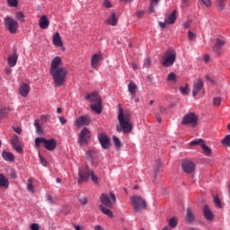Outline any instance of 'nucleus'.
Instances as JSON below:
<instances>
[{"label":"nucleus","mask_w":230,"mask_h":230,"mask_svg":"<svg viewBox=\"0 0 230 230\" xmlns=\"http://www.w3.org/2000/svg\"><path fill=\"white\" fill-rule=\"evenodd\" d=\"M62 65V58L56 57L52 59L50 65V75L57 87H62L66 84L67 76V69L66 67H58Z\"/></svg>","instance_id":"1"},{"label":"nucleus","mask_w":230,"mask_h":230,"mask_svg":"<svg viewBox=\"0 0 230 230\" xmlns=\"http://www.w3.org/2000/svg\"><path fill=\"white\" fill-rule=\"evenodd\" d=\"M118 119L119 123L116 125L117 132L130 134L133 128L132 122H130V115L124 113L123 108H119Z\"/></svg>","instance_id":"2"},{"label":"nucleus","mask_w":230,"mask_h":230,"mask_svg":"<svg viewBox=\"0 0 230 230\" xmlns=\"http://www.w3.org/2000/svg\"><path fill=\"white\" fill-rule=\"evenodd\" d=\"M86 100L91 102V109L96 114H102V97L98 95V93H90L86 96Z\"/></svg>","instance_id":"3"},{"label":"nucleus","mask_w":230,"mask_h":230,"mask_svg":"<svg viewBox=\"0 0 230 230\" xmlns=\"http://www.w3.org/2000/svg\"><path fill=\"white\" fill-rule=\"evenodd\" d=\"M40 145H43L46 150L53 152L57 148V140L55 138L46 139L45 137H36L35 138V146L36 148H40Z\"/></svg>","instance_id":"4"},{"label":"nucleus","mask_w":230,"mask_h":230,"mask_svg":"<svg viewBox=\"0 0 230 230\" xmlns=\"http://www.w3.org/2000/svg\"><path fill=\"white\" fill-rule=\"evenodd\" d=\"M177 60V52L173 49H168L165 51L162 58V66L164 67H172Z\"/></svg>","instance_id":"5"},{"label":"nucleus","mask_w":230,"mask_h":230,"mask_svg":"<svg viewBox=\"0 0 230 230\" xmlns=\"http://www.w3.org/2000/svg\"><path fill=\"white\" fill-rule=\"evenodd\" d=\"M130 200L131 206H133V209L136 213H141V211L146 209V201L141 196H132Z\"/></svg>","instance_id":"6"},{"label":"nucleus","mask_w":230,"mask_h":230,"mask_svg":"<svg viewBox=\"0 0 230 230\" xmlns=\"http://www.w3.org/2000/svg\"><path fill=\"white\" fill-rule=\"evenodd\" d=\"M181 124L190 125L191 127H197V125H199V118L193 112L187 113L183 116Z\"/></svg>","instance_id":"7"},{"label":"nucleus","mask_w":230,"mask_h":230,"mask_svg":"<svg viewBox=\"0 0 230 230\" xmlns=\"http://www.w3.org/2000/svg\"><path fill=\"white\" fill-rule=\"evenodd\" d=\"M4 24L5 28L9 30L10 33L17 32V28H19V23L17 22V21H14L10 16H6L4 19Z\"/></svg>","instance_id":"8"},{"label":"nucleus","mask_w":230,"mask_h":230,"mask_svg":"<svg viewBox=\"0 0 230 230\" xmlns=\"http://www.w3.org/2000/svg\"><path fill=\"white\" fill-rule=\"evenodd\" d=\"M89 139H91V130H89L87 128H84L79 134L78 143L81 145V146H83V145H85L89 142Z\"/></svg>","instance_id":"9"},{"label":"nucleus","mask_w":230,"mask_h":230,"mask_svg":"<svg viewBox=\"0 0 230 230\" xmlns=\"http://www.w3.org/2000/svg\"><path fill=\"white\" fill-rule=\"evenodd\" d=\"M226 46V40L221 39H216L212 50L217 57H222V48Z\"/></svg>","instance_id":"10"},{"label":"nucleus","mask_w":230,"mask_h":230,"mask_svg":"<svg viewBox=\"0 0 230 230\" xmlns=\"http://www.w3.org/2000/svg\"><path fill=\"white\" fill-rule=\"evenodd\" d=\"M110 197L112 201L106 194H102L100 197L102 204H103V206H106L107 208H112V202H116V196L114 195V193L111 192Z\"/></svg>","instance_id":"11"},{"label":"nucleus","mask_w":230,"mask_h":230,"mask_svg":"<svg viewBox=\"0 0 230 230\" xmlns=\"http://www.w3.org/2000/svg\"><path fill=\"white\" fill-rule=\"evenodd\" d=\"M200 91H204V82H202V79L198 78L193 82V88H192L193 98H196L197 94H199Z\"/></svg>","instance_id":"12"},{"label":"nucleus","mask_w":230,"mask_h":230,"mask_svg":"<svg viewBox=\"0 0 230 230\" xmlns=\"http://www.w3.org/2000/svg\"><path fill=\"white\" fill-rule=\"evenodd\" d=\"M181 170L185 173H193L195 172V164L189 160H184L181 163Z\"/></svg>","instance_id":"13"},{"label":"nucleus","mask_w":230,"mask_h":230,"mask_svg":"<svg viewBox=\"0 0 230 230\" xmlns=\"http://www.w3.org/2000/svg\"><path fill=\"white\" fill-rule=\"evenodd\" d=\"M79 180L78 182H85L89 180V177H91V171H89V166H86L85 169H79L78 172Z\"/></svg>","instance_id":"14"},{"label":"nucleus","mask_w":230,"mask_h":230,"mask_svg":"<svg viewBox=\"0 0 230 230\" xmlns=\"http://www.w3.org/2000/svg\"><path fill=\"white\" fill-rule=\"evenodd\" d=\"M98 139L103 150L111 148V138L107 135L102 133L98 136Z\"/></svg>","instance_id":"15"},{"label":"nucleus","mask_w":230,"mask_h":230,"mask_svg":"<svg viewBox=\"0 0 230 230\" xmlns=\"http://www.w3.org/2000/svg\"><path fill=\"white\" fill-rule=\"evenodd\" d=\"M89 123H91V119H89L87 116H81L75 121V127H84L89 125Z\"/></svg>","instance_id":"16"},{"label":"nucleus","mask_w":230,"mask_h":230,"mask_svg":"<svg viewBox=\"0 0 230 230\" xmlns=\"http://www.w3.org/2000/svg\"><path fill=\"white\" fill-rule=\"evenodd\" d=\"M13 148L15 149L18 154H22V147L21 146V140H19V136L13 135L12 138Z\"/></svg>","instance_id":"17"},{"label":"nucleus","mask_w":230,"mask_h":230,"mask_svg":"<svg viewBox=\"0 0 230 230\" xmlns=\"http://www.w3.org/2000/svg\"><path fill=\"white\" fill-rule=\"evenodd\" d=\"M203 216L205 217L206 220H208V222H211L215 218V215L213 214V211L208 205H204L203 207Z\"/></svg>","instance_id":"18"},{"label":"nucleus","mask_w":230,"mask_h":230,"mask_svg":"<svg viewBox=\"0 0 230 230\" xmlns=\"http://www.w3.org/2000/svg\"><path fill=\"white\" fill-rule=\"evenodd\" d=\"M52 42L57 48H62L64 46V43H62V38L58 32H55L52 35Z\"/></svg>","instance_id":"19"},{"label":"nucleus","mask_w":230,"mask_h":230,"mask_svg":"<svg viewBox=\"0 0 230 230\" xmlns=\"http://www.w3.org/2000/svg\"><path fill=\"white\" fill-rule=\"evenodd\" d=\"M40 28L41 30H48V28H49V20H48V16L46 15H42L40 18Z\"/></svg>","instance_id":"20"},{"label":"nucleus","mask_w":230,"mask_h":230,"mask_svg":"<svg viewBox=\"0 0 230 230\" xmlns=\"http://www.w3.org/2000/svg\"><path fill=\"white\" fill-rule=\"evenodd\" d=\"M19 93L21 96H22L23 98H26L28 94H30V85L26 84H22L19 88Z\"/></svg>","instance_id":"21"},{"label":"nucleus","mask_w":230,"mask_h":230,"mask_svg":"<svg viewBox=\"0 0 230 230\" xmlns=\"http://www.w3.org/2000/svg\"><path fill=\"white\" fill-rule=\"evenodd\" d=\"M164 21L166 24H175V22L177 21V11L174 10L171 14L167 15Z\"/></svg>","instance_id":"22"},{"label":"nucleus","mask_w":230,"mask_h":230,"mask_svg":"<svg viewBox=\"0 0 230 230\" xmlns=\"http://www.w3.org/2000/svg\"><path fill=\"white\" fill-rule=\"evenodd\" d=\"M101 60H102L101 53L93 55L92 59H91V66H92L93 69H96V66H98V62H100Z\"/></svg>","instance_id":"23"},{"label":"nucleus","mask_w":230,"mask_h":230,"mask_svg":"<svg viewBox=\"0 0 230 230\" xmlns=\"http://www.w3.org/2000/svg\"><path fill=\"white\" fill-rule=\"evenodd\" d=\"M9 186L10 181H8L6 176H4V174L3 173H0V188H4L5 190H8Z\"/></svg>","instance_id":"24"},{"label":"nucleus","mask_w":230,"mask_h":230,"mask_svg":"<svg viewBox=\"0 0 230 230\" xmlns=\"http://www.w3.org/2000/svg\"><path fill=\"white\" fill-rule=\"evenodd\" d=\"M195 221V214L191 211L190 208H187L186 216H185V222L191 224V222Z\"/></svg>","instance_id":"25"},{"label":"nucleus","mask_w":230,"mask_h":230,"mask_svg":"<svg viewBox=\"0 0 230 230\" xmlns=\"http://www.w3.org/2000/svg\"><path fill=\"white\" fill-rule=\"evenodd\" d=\"M12 112V109L10 107H4L0 109V121L1 119H4V118H8V115Z\"/></svg>","instance_id":"26"},{"label":"nucleus","mask_w":230,"mask_h":230,"mask_svg":"<svg viewBox=\"0 0 230 230\" xmlns=\"http://www.w3.org/2000/svg\"><path fill=\"white\" fill-rule=\"evenodd\" d=\"M2 156H3V159H4V161H9L10 163L15 160V156L13 155V154L7 151H4L2 154Z\"/></svg>","instance_id":"27"},{"label":"nucleus","mask_w":230,"mask_h":230,"mask_svg":"<svg viewBox=\"0 0 230 230\" xmlns=\"http://www.w3.org/2000/svg\"><path fill=\"white\" fill-rule=\"evenodd\" d=\"M106 22L110 26H116V24H118V19L116 18V13H111V17H109L107 19Z\"/></svg>","instance_id":"28"},{"label":"nucleus","mask_w":230,"mask_h":230,"mask_svg":"<svg viewBox=\"0 0 230 230\" xmlns=\"http://www.w3.org/2000/svg\"><path fill=\"white\" fill-rule=\"evenodd\" d=\"M17 58H18V56L16 53H14L12 56H9L8 64H9L10 67H14L15 64H17Z\"/></svg>","instance_id":"29"},{"label":"nucleus","mask_w":230,"mask_h":230,"mask_svg":"<svg viewBox=\"0 0 230 230\" xmlns=\"http://www.w3.org/2000/svg\"><path fill=\"white\" fill-rule=\"evenodd\" d=\"M99 209H101V211H102V213L104 215H107V217H109L110 218H112V217H114V215L112 214V211H111V209L105 208L103 205H100Z\"/></svg>","instance_id":"30"},{"label":"nucleus","mask_w":230,"mask_h":230,"mask_svg":"<svg viewBox=\"0 0 230 230\" xmlns=\"http://www.w3.org/2000/svg\"><path fill=\"white\" fill-rule=\"evenodd\" d=\"M128 90L130 94H135L137 91V84L134 82H130L128 85Z\"/></svg>","instance_id":"31"},{"label":"nucleus","mask_w":230,"mask_h":230,"mask_svg":"<svg viewBox=\"0 0 230 230\" xmlns=\"http://www.w3.org/2000/svg\"><path fill=\"white\" fill-rule=\"evenodd\" d=\"M27 190L30 193H35V187L33 186V178L28 179Z\"/></svg>","instance_id":"32"},{"label":"nucleus","mask_w":230,"mask_h":230,"mask_svg":"<svg viewBox=\"0 0 230 230\" xmlns=\"http://www.w3.org/2000/svg\"><path fill=\"white\" fill-rule=\"evenodd\" d=\"M227 3V0H217L216 3L217 8L222 12L226 8V4Z\"/></svg>","instance_id":"33"},{"label":"nucleus","mask_w":230,"mask_h":230,"mask_svg":"<svg viewBox=\"0 0 230 230\" xmlns=\"http://www.w3.org/2000/svg\"><path fill=\"white\" fill-rule=\"evenodd\" d=\"M180 93L183 95V96H188L190 94V86L188 84H186L185 86H181L180 87Z\"/></svg>","instance_id":"34"},{"label":"nucleus","mask_w":230,"mask_h":230,"mask_svg":"<svg viewBox=\"0 0 230 230\" xmlns=\"http://www.w3.org/2000/svg\"><path fill=\"white\" fill-rule=\"evenodd\" d=\"M201 148L205 155H208V156L211 155V148H209V146H207L205 142H203Z\"/></svg>","instance_id":"35"},{"label":"nucleus","mask_w":230,"mask_h":230,"mask_svg":"<svg viewBox=\"0 0 230 230\" xmlns=\"http://www.w3.org/2000/svg\"><path fill=\"white\" fill-rule=\"evenodd\" d=\"M204 143H206V141H204V139L199 138L198 140H193L190 142V146H197V145H200V146H202V145H204Z\"/></svg>","instance_id":"36"},{"label":"nucleus","mask_w":230,"mask_h":230,"mask_svg":"<svg viewBox=\"0 0 230 230\" xmlns=\"http://www.w3.org/2000/svg\"><path fill=\"white\" fill-rule=\"evenodd\" d=\"M34 127L36 128L37 134H42V127H40V123H39V119L34 121Z\"/></svg>","instance_id":"37"},{"label":"nucleus","mask_w":230,"mask_h":230,"mask_svg":"<svg viewBox=\"0 0 230 230\" xmlns=\"http://www.w3.org/2000/svg\"><path fill=\"white\" fill-rule=\"evenodd\" d=\"M113 143L115 145V147L119 150L121 148V140L118 138V137L113 136Z\"/></svg>","instance_id":"38"},{"label":"nucleus","mask_w":230,"mask_h":230,"mask_svg":"<svg viewBox=\"0 0 230 230\" xmlns=\"http://www.w3.org/2000/svg\"><path fill=\"white\" fill-rule=\"evenodd\" d=\"M78 200L82 206H87V204L89 203V199H87V197H79Z\"/></svg>","instance_id":"39"},{"label":"nucleus","mask_w":230,"mask_h":230,"mask_svg":"<svg viewBox=\"0 0 230 230\" xmlns=\"http://www.w3.org/2000/svg\"><path fill=\"white\" fill-rule=\"evenodd\" d=\"M222 144L224 146H230V135H226V137L223 138Z\"/></svg>","instance_id":"40"},{"label":"nucleus","mask_w":230,"mask_h":230,"mask_svg":"<svg viewBox=\"0 0 230 230\" xmlns=\"http://www.w3.org/2000/svg\"><path fill=\"white\" fill-rule=\"evenodd\" d=\"M169 226L170 227H172V229H175V227H177V219L175 217H172L169 220Z\"/></svg>","instance_id":"41"},{"label":"nucleus","mask_w":230,"mask_h":230,"mask_svg":"<svg viewBox=\"0 0 230 230\" xmlns=\"http://www.w3.org/2000/svg\"><path fill=\"white\" fill-rule=\"evenodd\" d=\"M214 203L216 205V208H217L218 209H221L222 201H220V199H218V197H217V196L214 197Z\"/></svg>","instance_id":"42"},{"label":"nucleus","mask_w":230,"mask_h":230,"mask_svg":"<svg viewBox=\"0 0 230 230\" xmlns=\"http://www.w3.org/2000/svg\"><path fill=\"white\" fill-rule=\"evenodd\" d=\"M188 37H189V40L190 42H193V40H195L197 39V34L193 33L191 31H189Z\"/></svg>","instance_id":"43"},{"label":"nucleus","mask_w":230,"mask_h":230,"mask_svg":"<svg viewBox=\"0 0 230 230\" xmlns=\"http://www.w3.org/2000/svg\"><path fill=\"white\" fill-rule=\"evenodd\" d=\"M90 177L92 179V182H93L94 184H98V176L94 174V172L91 171Z\"/></svg>","instance_id":"44"},{"label":"nucleus","mask_w":230,"mask_h":230,"mask_svg":"<svg viewBox=\"0 0 230 230\" xmlns=\"http://www.w3.org/2000/svg\"><path fill=\"white\" fill-rule=\"evenodd\" d=\"M220 103H222V98L216 97L213 99V105L218 107V106H220Z\"/></svg>","instance_id":"45"},{"label":"nucleus","mask_w":230,"mask_h":230,"mask_svg":"<svg viewBox=\"0 0 230 230\" xmlns=\"http://www.w3.org/2000/svg\"><path fill=\"white\" fill-rule=\"evenodd\" d=\"M159 168H161V160H156V164L155 166V175H157V173H159Z\"/></svg>","instance_id":"46"},{"label":"nucleus","mask_w":230,"mask_h":230,"mask_svg":"<svg viewBox=\"0 0 230 230\" xmlns=\"http://www.w3.org/2000/svg\"><path fill=\"white\" fill-rule=\"evenodd\" d=\"M47 200L49 204H57V199H54L51 195H47Z\"/></svg>","instance_id":"47"},{"label":"nucleus","mask_w":230,"mask_h":230,"mask_svg":"<svg viewBox=\"0 0 230 230\" xmlns=\"http://www.w3.org/2000/svg\"><path fill=\"white\" fill-rule=\"evenodd\" d=\"M16 19L20 21V22H24V13H16Z\"/></svg>","instance_id":"48"},{"label":"nucleus","mask_w":230,"mask_h":230,"mask_svg":"<svg viewBox=\"0 0 230 230\" xmlns=\"http://www.w3.org/2000/svg\"><path fill=\"white\" fill-rule=\"evenodd\" d=\"M192 22L193 21H191V19H188L186 22L183 23V28H185V30H188L190 26H191Z\"/></svg>","instance_id":"49"},{"label":"nucleus","mask_w":230,"mask_h":230,"mask_svg":"<svg viewBox=\"0 0 230 230\" xmlns=\"http://www.w3.org/2000/svg\"><path fill=\"white\" fill-rule=\"evenodd\" d=\"M175 78H177V75L174 73H170L168 75L167 80L173 82V81H175Z\"/></svg>","instance_id":"50"},{"label":"nucleus","mask_w":230,"mask_h":230,"mask_svg":"<svg viewBox=\"0 0 230 230\" xmlns=\"http://www.w3.org/2000/svg\"><path fill=\"white\" fill-rule=\"evenodd\" d=\"M9 6L17 7L18 2L17 0H7Z\"/></svg>","instance_id":"51"},{"label":"nucleus","mask_w":230,"mask_h":230,"mask_svg":"<svg viewBox=\"0 0 230 230\" xmlns=\"http://www.w3.org/2000/svg\"><path fill=\"white\" fill-rule=\"evenodd\" d=\"M103 6H105V8H112V4H111L109 0H104Z\"/></svg>","instance_id":"52"},{"label":"nucleus","mask_w":230,"mask_h":230,"mask_svg":"<svg viewBox=\"0 0 230 230\" xmlns=\"http://www.w3.org/2000/svg\"><path fill=\"white\" fill-rule=\"evenodd\" d=\"M152 64V61H150V58H146V59H145V61H144V67H146V68H148V67H150V65Z\"/></svg>","instance_id":"53"},{"label":"nucleus","mask_w":230,"mask_h":230,"mask_svg":"<svg viewBox=\"0 0 230 230\" xmlns=\"http://www.w3.org/2000/svg\"><path fill=\"white\" fill-rule=\"evenodd\" d=\"M40 161L42 166H48V161L46 159H44V157H42L41 155H40Z\"/></svg>","instance_id":"54"},{"label":"nucleus","mask_w":230,"mask_h":230,"mask_svg":"<svg viewBox=\"0 0 230 230\" xmlns=\"http://www.w3.org/2000/svg\"><path fill=\"white\" fill-rule=\"evenodd\" d=\"M9 177L11 179H17V172H15V171H11Z\"/></svg>","instance_id":"55"},{"label":"nucleus","mask_w":230,"mask_h":230,"mask_svg":"<svg viewBox=\"0 0 230 230\" xmlns=\"http://www.w3.org/2000/svg\"><path fill=\"white\" fill-rule=\"evenodd\" d=\"M203 4H205V6H207L208 8H209V6H211V0H201Z\"/></svg>","instance_id":"56"},{"label":"nucleus","mask_w":230,"mask_h":230,"mask_svg":"<svg viewBox=\"0 0 230 230\" xmlns=\"http://www.w3.org/2000/svg\"><path fill=\"white\" fill-rule=\"evenodd\" d=\"M58 119L61 123V125H66V123H67V119H66L65 118H63L62 116L58 117Z\"/></svg>","instance_id":"57"},{"label":"nucleus","mask_w":230,"mask_h":230,"mask_svg":"<svg viewBox=\"0 0 230 230\" xmlns=\"http://www.w3.org/2000/svg\"><path fill=\"white\" fill-rule=\"evenodd\" d=\"M31 230H40V226H39V224H32L31 226Z\"/></svg>","instance_id":"58"},{"label":"nucleus","mask_w":230,"mask_h":230,"mask_svg":"<svg viewBox=\"0 0 230 230\" xmlns=\"http://www.w3.org/2000/svg\"><path fill=\"white\" fill-rule=\"evenodd\" d=\"M41 121H44V123H46V121H49V115H42L41 116Z\"/></svg>","instance_id":"59"},{"label":"nucleus","mask_w":230,"mask_h":230,"mask_svg":"<svg viewBox=\"0 0 230 230\" xmlns=\"http://www.w3.org/2000/svg\"><path fill=\"white\" fill-rule=\"evenodd\" d=\"M143 15H145V12L144 11H138L137 12V17L138 19H141V17H143Z\"/></svg>","instance_id":"60"},{"label":"nucleus","mask_w":230,"mask_h":230,"mask_svg":"<svg viewBox=\"0 0 230 230\" xmlns=\"http://www.w3.org/2000/svg\"><path fill=\"white\" fill-rule=\"evenodd\" d=\"M13 130L16 132V134H21L22 132V129L19 127L13 128Z\"/></svg>","instance_id":"61"},{"label":"nucleus","mask_w":230,"mask_h":230,"mask_svg":"<svg viewBox=\"0 0 230 230\" xmlns=\"http://www.w3.org/2000/svg\"><path fill=\"white\" fill-rule=\"evenodd\" d=\"M155 118H156L158 123H162L163 119H161V115H160L159 113H156V114H155Z\"/></svg>","instance_id":"62"},{"label":"nucleus","mask_w":230,"mask_h":230,"mask_svg":"<svg viewBox=\"0 0 230 230\" xmlns=\"http://www.w3.org/2000/svg\"><path fill=\"white\" fill-rule=\"evenodd\" d=\"M209 58H210L209 55H206V56L204 57V62H205V64H208V62H209Z\"/></svg>","instance_id":"63"},{"label":"nucleus","mask_w":230,"mask_h":230,"mask_svg":"<svg viewBox=\"0 0 230 230\" xmlns=\"http://www.w3.org/2000/svg\"><path fill=\"white\" fill-rule=\"evenodd\" d=\"M159 0H151V6H155V4H157Z\"/></svg>","instance_id":"64"}]
</instances>
